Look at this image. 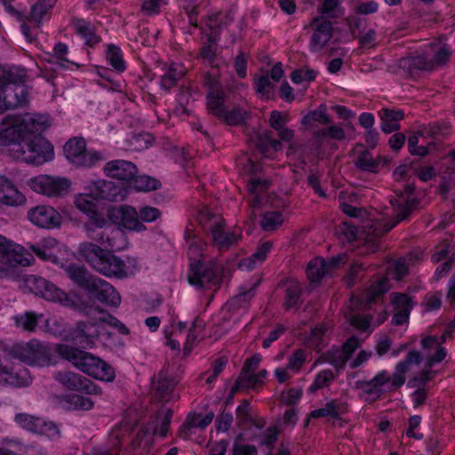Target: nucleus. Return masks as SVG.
Segmentation results:
<instances>
[{
  "label": "nucleus",
  "instance_id": "obj_1",
  "mask_svg": "<svg viewBox=\"0 0 455 455\" xmlns=\"http://www.w3.org/2000/svg\"><path fill=\"white\" fill-rule=\"evenodd\" d=\"M74 204L78 210L87 215L84 228L89 239L112 251H119L125 247L126 240L122 229L110 224L108 219L96 210L91 195H78Z\"/></svg>",
  "mask_w": 455,
  "mask_h": 455
},
{
  "label": "nucleus",
  "instance_id": "obj_2",
  "mask_svg": "<svg viewBox=\"0 0 455 455\" xmlns=\"http://www.w3.org/2000/svg\"><path fill=\"white\" fill-rule=\"evenodd\" d=\"M66 273L77 286L87 291L90 296L101 303L117 307L121 297L116 289L107 281L92 275L85 267L78 264H70Z\"/></svg>",
  "mask_w": 455,
  "mask_h": 455
},
{
  "label": "nucleus",
  "instance_id": "obj_3",
  "mask_svg": "<svg viewBox=\"0 0 455 455\" xmlns=\"http://www.w3.org/2000/svg\"><path fill=\"white\" fill-rule=\"evenodd\" d=\"M78 251L81 257L98 273L108 277L127 276L125 262L111 251L104 250L100 245L90 242L82 243Z\"/></svg>",
  "mask_w": 455,
  "mask_h": 455
},
{
  "label": "nucleus",
  "instance_id": "obj_4",
  "mask_svg": "<svg viewBox=\"0 0 455 455\" xmlns=\"http://www.w3.org/2000/svg\"><path fill=\"white\" fill-rule=\"evenodd\" d=\"M56 350L60 357L71 362L87 375L107 382L114 380V369L100 358L65 344L58 345Z\"/></svg>",
  "mask_w": 455,
  "mask_h": 455
},
{
  "label": "nucleus",
  "instance_id": "obj_5",
  "mask_svg": "<svg viewBox=\"0 0 455 455\" xmlns=\"http://www.w3.org/2000/svg\"><path fill=\"white\" fill-rule=\"evenodd\" d=\"M18 161L41 165L53 157V147L41 134L27 133L9 148Z\"/></svg>",
  "mask_w": 455,
  "mask_h": 455
},
{
  "label": "nucleus",
  "instance_id": "obj_6",
  "mask_svg": "<svg viewBox=\"0 0 455 455\" xmlns=\"http://www.w3.org/2000/svg\"><path fill=\"white\" fill-rule=\"evenodd\" d=\"M421 361V355L416 350L410 351L406 358L400 362L393 373L392 377L386 371H382L377 374L371 380L360 383V388L365 394L372 395L376 398L381 396L383 387L387 386V390L391 391L402 387L405 382L404 374L408 371L411 364H419Z\"/></svg>",
  "mask_w": 455,
  "mask_h": 455
},
{
  "label": "nucleus",
  "instance_id": "obj_7",
  "mask_svg": "<svg viewBox=\"0 0 455 455\" xmlns=\"http://www.w3.org/2000/svg\"><path fill=\"white\" fill-rule=\"evenodd\" d=\"M419 201L416 198H407L404 204H398L395 212V221L393 224L385 223L380 220H367L363 224L362 233L364 235L366 245L371 252L377 251L379 245L377 239L386 235L396 224L406 220L417 208Z\"/></svg>",
  "mask_w": 455,
  "mask_h": 455
},
{
  "label": "nucleus",
  "instance_id": "obj_8",
  "mask_svg": "<svg viewBox=\"0 0 455 455\" xmlns=\"http://www.w3.org/2000/svg\"><path fill=\"white\" fill-rule=\"evenodd\" d=\"M172 413L171 409L157 411L154 418L136 433L131 443L132 449H140V453L148 452L154 443L155 435L165 437L170 428Z\"/></svg>",
  "mask_w": 455,
  "mask_h": 455
},
{
  "label": "nucleus",
  "instance_id": "obj_9",
  "mask_svg": "<svg viewBox=\"0 0 455 455\" xmlns=\"http://www.w3.org/2000/svg\"><path fill=\"white\" fill-rule=\"evenodd\" d=\"M4 350L12 358L29 365L44 366L50 363V348L44 343L32 339L28 343L4 347Z\"/></svg>",
  "mask_w": 455,
  "mask_h": 455
},
{
  "label": "nucleus",
  "instance_id": "obj_10",
  "mask_svg": "<svg viewBox=\"0 0 455 455\" xmlns=\"http://www.w3.org/2000/svg\"><path fill=\"white\" fill-rule=\"evenodd\" d=\"M220 267L215 261L204 265L201 260L191 262L188 275V283L200 289L220 285Z\"/></svg>",
  "mask_w": 455,
  "mask_h": 455
},
{
  "label": "nucleus",
  "instance_id": "obj_11",
  "mask_svg": "<svg viewBox=\"0 0 455 455\" xmlns=\"http://www.w3.org/2000/svg\"><path fill=\"white\" fill-rule=\"evenodd\" d=\"M63 150L67 159L78 167H92L102 159L98 152L86 149L85 140L81 137L69 139Z\"/></svg>",
  "mask_w": 455,
  "mask_h": 455
},
{
  "label": "nucleus",
  "instance_id": "obj_12",
  "mask_svg": "<svg viewBox=\"0 0 455 455\" xmlns=\"http://www.w3.org/2000/svg\"><path fill=\"white\" fill-rule=\"evenodd\" d=\"M108 221L123 227L125 229L135 232H142L147 229L146 226L140 221L138 216V210L131 205H121L113 207L108 211Z\"/></svg>",
  "mask_w": 455,
  "mask_h": 455
},
{
  "label": "nucleus",
  "instance_id": "obj_13",
  "mask_svg": "<svg viewBox=\"0 0 455 455\" xmlns=\"http://www.w3.org/2000/svg\"><path fill=\"white\" fill-rule=\"evenodd\" d=\"M31 188L47 196H61L68 193L70 181L66 178L39 175L30 180Z\"/></svg>",
  "mask_w": 455,
  "mask_h": 455
},
{
  "label": "nucleus",
  "instance_id": "obj_14",
  "mask_svg": "<svg viewBox=\"0 0 455 455\" xmlns=\"http://www.w3.org/2000/svg\"><path fill=\"white\" fill-rule=\"evenodd\" d=\"M28 219L36 227L52 229L59 228L62 216L53 207L41 204L31 208L27 213Z\"/></svg>",
  "mask_w": 455,
  "mask_h": 455
},
{
  "label": "nucleus",
  "instance_id": "obj_15",
  "mask_svg": "<svg viewBox=\"0 0 455 455\" xmlns=\"http://www.w3.org/2000/svg\"><path fill=\"white\" fill-rule=\"evenodd\" d=\"M63 387L69 390L81 391L86 394L100 395L101 389L90 379L71 371L57 372L54 376Z\"/></svg>",
  "mask_w": 455,
  "mask_h": 455
},
{
  "label": "nucleus",
  "instance_id": "obj_16",
  "mask_svg": "<svg viewBox=\"0 0 455 455\" xmlns=\"http://www.w3.org/2000/svg\"><path fill=\"white\" fill-rule=\"evenodd\" d=\"M311 26L314 29L310 40V50L314 52H320L333 36L332 23L323 16L312 20Z\"/></svg>",
  "mask_w": 455,
  "mask_h": 455
},
{
  "label": "nucleus",
  "instance_id": "obj_17",
  "mask_svg": "<svg viewBox=\"0 0 455 455\" xmlns=\"http://www.w3.org/2000/svg\"><path fill=\"white\" fill-rule=\"evenodd\" d=\"M102 331L103 326L97 323L79 322L73 331V339L84 348L92 347Z\"/></svg>",
  "mask_w": 455,
  "mask_h": 455
},
{
  "label": "nucleus",
  "instance_id": "obj_18",
  "mask_svg": "<svg viewBox=\"0 0 455 455\" xmlns=\"http://www.w3.org/2000/svg\"><path fill=\"white\" fill-rule=\"evenodd\" d=\"M103 170L107 176L119 180H131L138 172L132 162L122 159L108 162Z\"/></svg>",
  "mask_w": 455,
  "mask_h": 455
},
{
  "label": "nucleus",
  "instance_id": "obj_19",
  "mask_svg": "<svg viewBox=\"0 0 455 455\" xmlns=\"http://www.w3.org/2000/svg\"><path fill=\"white\" fill-rule=\"evenodd\" d=\"M27 134L20 124V118L6 117L0 124V143L9 144L11 147Z\"/></svg>",
  "mask_w": 455,
  "mask_h": 455
},
{
  "label": "nucleus",
  "instance_id": "obj_20",
  "mask_svg": "<svg viewBox=\"0 0 455 455\" xmlns=\"http://www.w3.org/2000/svg\"><path fill=\"white\" fill-rule=\"evenodd\" d=\"M31 259L25 257L22 252H7L0 254V277L6 278L14 275V268L18 266L28 267Z\"/></svg>",
  "mask_w": 455,
  "mask_h": 455
},
{
  "label": "nucleus",
  "instance_id": "obj_21",
  "mask_svg": "<svg viewBox=\"0 0 455 455\" xmlns=\"http://www.w3.org/2000/svg\"><path fill=\"white\" fill-rule=\"evenodd\" d=\"M224 228L225 225H221L211 232L212 243L220 251H228L235 245L242 237L241 233L226 232Z\"/></svg>",
  "mask_w": 455,
  "mask_h": 455
},
{
  "label": "nucleus",
  "instance_id": "obj_22",
  "mask_svg": "<svg viewBox=\"0 0 455 455\" xmlns=\"http://www.w3.org/2000/svg\"><path fill=\"white\" fill-rule=\"evenodd\" d=\"M331 123V118L328 115L327 107L324 104H321L317 108L309 111L301 120V124L305 129L311 130L312 132L315 131L319 124L327 125Z\"/></svg>",
  "mask_w": 455,
  "mask_h": 455
},
{
  "label": "nucleus",
  "instance_id": "obj_23",
  "mask_svg": "<svg viewBox=\"0 0 455 455\" xmlns=\"http://www.w3.org/2000/svg\"><path fill=\"white\" fill-rule=\"evenodd\" d=\"M381 120V130L385 133H391L400 129L399 121L403 120L404 114L400 109L382 108L379 112Z\"/></svg>",
  "mask_w": 455,
  "mask_h": 455
},
{
  "label": "nucleus",
  "instance_id": "obj_24",
  "mask_svg": "<svg viewBox=\"0 0 455 455\" xmlns=\"http://www.w3.org/2000/svg\"><path fill=\"white\" fill-rule=\"evenodd\" d=\"M398 66L411 75L416 74L420 70L434 69V63L428 60L425 56H408L401 58L398 61Z\"/></svg>",
  "mask_w": 455,
  "mask_h": 455
},
{
  "label": "nucleus",
  "instance_id": "obj_25",
  "mask_svg": "<svg viewBox=\"0 0 455 455\" xmlns=\"http://www.w3.org/2000/svg\"><path fill=\"white\" fill-rule=\"evenodd\" d=\"M178 384L176 379L163 371L159 374V380L156 387V395L161 401L168 402L174 397L173 392Z\"/></svg>",
  "mask_w": 455,
  "mask_h": 455
},
{
  "label": "nucleus",
  "instance_id": "obj_26",
  "mask_svg": "<svg viewBox=\"0 0 455 455\" xmlns=\"http://www.w3.org/2000/svg\"><path fill=\"white\" fill-rule=\"evenodd\" d=\"M236 424L239 427L244 428L247 425L251 424L258 428L264 427L262 420L253 419L251 414V408L250 402L246 399L243 400L241 404L236 408Z\"/></svg>",
  "mask_w": 455,
  "mask_h": 455
},
{
  "label": "nucleus",
  "instance_id": "obj_27",
  "mask_svg": "<svg viewBox=\"0 0 455 455\" xmlns=\"http://www.w3.org/2000/svg\"><path fill=\"white\" fill-rule=\"evenodd\" d=\"M423 349L436 348L435 355L427 356L426 366L431 368L434 364L442 362L447 353L444 347H441L437 341V336H428L421 340Z\"/></svg>",
  "mask_w": 455,
  "mask_h": 455
},
{
  "label": "nucleus",
  "instance_id": "obj_28",
  "mask_svg": "<svg viewBox=\"0 0 455 455\" xmlns=\"http://www.w3.org/2000/svg\"><path fill=\"white\" fill-rule=\"evenodd\" d=\"M51 0H39L32 5L31 12L26 20L33 24L34 28H39L43 17L52 8Z\"/></svg>",
  "mask_w": 455,
  "mask_h": 455
},
{
  "label": "nucleus",
  "instance_id": "obj_29",
  "mask_svg": "<svg viewBox=\"0 0 455 455\" xmlns=\"http://www.w3.org/2000/svg\"><path fill=\"white\" fill-rule=\"evenodd\" d=\"M73 25L76 32L84 38L86 44L93 46L100 42V37L95 35L94 28L90 22L83 19H76L73 20Z\"/></svg>",
  "mask_w": 455,
  "mask_h": 455
},
{
  "label": "nucleus",
  "instance_id": "obj_30",
  "mask_svg": "<svg viewBox=\"0 0 455 455\" xmlns=\"http://www.w3.org/2000/svg\"><path fill=\"white\" fill-rule=\"evenodd\" d=\"M198 222L210 233L218 227L226 225L224 219L220 215L212 213L207 207H204L198 212Z\"/></svg>",
  "mask_w": 455,
  "mask_h": 455
},
{
  "label": "nucleus",
  "instance_id": "obj_31",
  "mask_svg": "<svg viewBox=\"0 0 455 455\" xmlns=\"http://www.w3.org/2000/svg\"><path fill=\"white\" fill-rule=\"evenodd\" d=\"M185 75L184 69L180 65H171L161 78V86L166 91L177 85V83Z\"/></svg>",
  "mask_w": 455,
  "mask_h": 455
},
{
  "label": "nucleus",
  "instance_id": "obj_32",
  "mask_svg": "<svg viewBox=\"0 0 455 455\" xmlns=\"http://www.w3.org/2000/svg\"><path fill=\"white\" fill-rule=\"evenodd\" d=\"M258 283H254L250 289L241 291L239 294L231 298L227 303V307L229 310L236 311L239 308H246L254 297L255 289Z\"/></svg>",
  "mask_w": 455,
  "mask_h": 455
},
{
  "label": "nucleus",
  "instance_id": "obj_33",
  "mask_svg": "<svg viewBox=\"0 0 455 455\" xmlns=\"http://www.w3.org/2000/svg\"><path fill=\"white\" fill-rule=\"evenodd\" d=\"M346 411V406L344 403H339L336 400H332L325 404L324 407L314 410L310 412V417L320 418V417H331L339 418L340 414Z\"/></svg>",
  "mask_w": 455,
  "mask_h": 455
},
{
  "label": "nucleus",
  "instance_id": "obj_34",
  "mask_svg": "<svg viewBox=\"0 0 455 455\" xmlns=\"http://www.w3.org/2000/svg\"><path fill=\"white\" fill-rule=\"evenodd\" d=\"M347 355L344 354V351L339 348H332L327 353L322 355L315 362L318 363H329L332 364L337 370L344 368L347 362L348 361Z\"/></svg>",
  "mask_w": 455,
  "mask_h": 455
},
{
  "label": "nucleus",
  "instance_id": "obj_35",
  "mask_svg": "<svg viewBox=\"0 0 455 455\" xmlns=\"http://www.w3.org/2000/svg\"><path fill=\"white\" fill-rule=\"evenodd\" d=\"M42 298L50 301H59L65 306H73L74 301L54 283L47 280V287L43 291Z\"/></svg>",
  "mask_w": 455,
  "mask_h": 455
},
{
  "label": "nucleus",
  "instance_id": "obj_36",
  "mask_svg": "<svg viewBox=\"0 0 455 455\" xmlns=\"http://www.w3.org/2000/svg\"><path fill=\"white\" fill-rule=\"evenodd\" d=\"M285 297L283 306L286 310H290L298 305L301 295V287L297 281H287L284 283Z\"/></svg>",
  "mask_w": 455,
  "mask_h": 455
},
{
  "label": "nucleus",
  "instance_id": "obj_37",
  "mask_svg": "<svg viewBox=\"0 0 455 455\" xmlns=\"http://www.w3.org/2000/svg\"><path fill=\"white\" fill-rule=\"evenodd\" d=\"M355 166L363 172L376 173L379 170V161L375 159L369 150H363L354 160Z\"/></svg>",
  "mask_w": 455,
  "mask_h": 455
},
{
  "label": "nucleus",
  "instance_id": "obj_38",
  "mask_svg": "<svg viewBox=\"0 0 455 455\" xmlns=\"http://www.w3.org/2000/svg\"><path fill=\"white\" fill-rule=\"evenodd\" d=\"M389 290V282L387 277H380L374 282L371 287L365 291L363 295V300L367 304H371L375 299L382 296L385 292Z\"/></svg>",
  "mask_w": 455,
  "mask_h": 455
},
{
  "label": "nucleus",
  "instance_id": "obj_39",
  "mask_svg": "<svg viewBox=\"0 0 455 455\" xmlns=\"http://www.w3.org/2000/svg\"><path fill=\"white\" fill-rule=\"evenodd\" d=\"M57 244L55 239H48L42 244L30 245V250L44 261H56L57 256L52 251V247Z\"/></svg>",
  "mask_w": 455,
  "mask_h": 455
},
{
  "label": "nucleus",
  "instance_id": "obj_40",
  "mask_svg": "<svg viewBox=\"0 0 455 455\" xmlns=\"http://www.w3.org/2000/svg\"><path fill=\"white\" fill-rule=\"evenodd\" d=\"M271 248L272 243L270 242L263 243L251 257L245 258L240 262V267L246 268L255 267L257 263H262L266 259L267 254L270 251Z\"/></svg>",
  "mask_w": 455,
  "mask_h": 455
},
{
  "label": "nucleus",
  "instance_id": "obj_41",
  "mask_svg": "<svg viewBox=\"0 0 455 455\" xmlns=\"http://www.w3.org/2000/svg\"><path fill=\"white\" fill-rule=\"evenodd\" d=\"M326 260L315 259L311 260L307 267V275L311 282H318L328 275Z\"/></svg>",
  "mask_w": 455,
  "mask_h": 455
},
{
  "label": "nucleus",
  "instance_id": "obj_42",
  "mask_svg": "<svg viewBox=\"0 0 455 455\" xmlns=\"http://www.w3.org/2000/svg\"><path fill=\"white\" fill-rule=\"evenodd\" d=\"M225 101V93L223 91L212 92L207 94V106L211 113L217 118L223 116V105Z\"/></svg>",
  "mask_w": 455,
  "mask_h": 455
},
{
  "label": "nucleus",
  "instance_id": "obj_43",
  "mask_svg": "<svg viewBox=\"0 0 455 455\" xmlns=\"http://www.w3.org/2000/svg\"><path fill=\"white\" fill-rule=\"evenodd\" d=\"M257 144L259 149L264 155L269 153L270 150L279 151L282 148L281 142L273 138L270 131L259 135Z\"/></svg>",
  "mask_w": 455,
  "mask_h": 455
},
{
  "label": "nucleus",
  "instance_id": "obj_44",
  "mask_svg": "<svg viewBox=\"0 0 455 455\" xmlns=\"http://www.w3.org/2000/svg\"><path fill=\"white\" fill-rule=\"evenodd\" d=\"M330 125L322 129L313 131L312 135L316 140H322L326 137L332 140H341L345 138L344 130L335 124H329Z\"/></svg>",
  "mask_w": 455,
  "mask_h": 455
},
{
  "label": "nucleus",
  "instance_id": "obj_45",
  "mask_svg": "<svg viewBox=\"0 0 455 455\" xmlns=\"http://www.w3.org/2000/svg\"><path fill=\"white\" fill-rule=\"evenodd\" d=\"M20 121L26 133L41 134V132L45 129V120L42 117L36 118V116L26 115Z\"/></svg>",
  "mask_w": 455,
  "mask_h": 455
},
{
  "label": "nucleus",
  "instance_id": "obj_46",
  "mask_svg": "<svg viewBox=\"0 0 455 455\" xmlns=\"http://www.w3.org/2000/svg\"><path fill=\"white\" fill-rule=\"evenodd\" d=\"M10 84H8L9 85ZM1 90H2V99L4 98V96L8 93L9 92H11V95H12V100H20L22 102L15 105V106H9L8 104H6L5 102H3V107L5 106L6 108H17V107H20V106H22L24 104L27 103L28 100H27V92L25 91V88L24 86L22 85H14V87H8L7 84L6 85H3L1 86Z\"/></svg>",
  "mask_w": 455,
  "mask_h": 455
},
{
  "label": "nucleus",
  "instance_id": "obj_47",
  "mask_svg": "<svg viewBox=\"0 0 455 455\" xmlns=\"http://www.w3.org/2000/svg\"><path fill=\"white\" fill-rule=\"evenodd\" d=\"M132 180L133 187L138 191L147 192L151 190H156L161 187V182L158 180L148 175H135V177Z\"/></svg>",
  "mask_w": 455,
  "mask_h": 455
},
{
  "label": "nucleus",
  "instance_id": "obj_48",
  "mask_svg": "<svg viewBox=\"0 0 455 455\" xmlns=\"http://www.w3.org/2000/svg\"><path fill=\"white\" fill-rule=\"evenodd\" d=\"M15 421L21 427L32 433H36L41 424V418L27 413H19L15 416Z\"/></svg>",
  "mask_w": 455,
  "mask_h": 455
},
{
  "label": "nucleus",
  "instance_id": "obj_49",
  "mask_svg": "<svg viewBox=\"0 0 455 455\" xmlns=\"http://www.w3.org/2000/svg\"><path fill=\"white\" fill-rule=\"evenodd\" d=\"M283 221V220L281 212H268L264 214L260 226L265 231H272L281 226Z\"/></svg>",
  "mask_w": 455,
  "mask_h": 455
},
{
  "label": "nucleus",
  "instance_id": "obj_50",
  "mask_svg": "<svg viewBox=\"0 0 455 455\" xmlns=\"http://www.w3.org/2000/svg\"><path fill=\"white\" fill-rule=\"evenodd\" d=\"M335 376L331 370H324L320 371L315 377V380L308 388L310 393H315L316 390L328 387L334 379Z\"/></svg>",
  "mask_w": 455,
  "mask_h": 455
},
{
  "label": "nucleus",
  "instance_id": "obj_51",
  "mask_svg": "<svg viewBox=\"0 0 455 455\" xmlns=\"http://www.w3.org/2000/svg\"><path fill=\"white\" fill-rule=\"evenodd\" d=\"M107 59L110 65L117 71L123 72L125 69V63L123 60L120 48L115 45H109L107 52Z\"/></svg>",
  "mask_w": 455,
  "mask_h": 455
},
{
  "label": "nucleus",
  "instance_id": "obj_52",
  "mask_svg": "<svg viewBox=\"0 0 455 455\" xmlns=\"http://www.w3.org/2000/svg\"><path fill=\"white\" fill-rule=\"evenodd\" d=\"M217 36L210 34L207 37V43H205L200 51V56L202 59L206 60L208 63H212L216 56V42Z\"/></svg>",
  "mask_w": 455,
  "mask_h": 455
},
{
  "label": "nucleus",
  "instance_id": "obj_53",
  "mask_svg": "<svg viewBox=\"0 0 455 455\" xmlns=\"http://www.w3.org/2000/svg\"><path fill=\"white\" fill-rule=\"evenodd\" d=\"M213 418V412H210L205 416H203L200 413H189L186 419L193 428L198 427L204 429L212 423Z\"/></svg>",
  "mask_w": 455,
  "mask_h": 455
},
{
  "label": "nucleus",
  "instance_id": "obj_54",
  "mask_svg": "<svg viewBox=\"0 0 455 455\" xmlns=\"http://www.w3.org/2000/svg\"><path fill=\"white\" fill-rule=\"evenodd\" d=\"M95 310L103 315L101 317H100V322L107 323L109 325L116 328L121 334H124V335L129 334V332H130L129 329L123 323H121L116 317L105 312L100 307H96Z\"/></svg>",
  "mask_w": 455,
  "mask_h": 455
},
{
  "label": "nucleus",
  "instance_id": "obj_55",
  "mask_svg": "<svg viewBox=\"0 0 455 455\" xmlns=\"http://www.w3.org/2000/svg\"><path fill=\"white\" fill-rule=\"evenodd\" d=\"M27 288L33 293L42 297L43 291L47 287V280L37 275H29L25 279Z\"/></svg>",
  "mask_w": 455,
  "mask_h": 455
},
{
  "label": "nucleus",
  "instance_id": "obj_56",
  "mask_svg": "<svg viewBox=\"0 0 455 455\" xmlns=\"http://www.w3.org/2000/svg\"><path fill=\"white\" fill-rule=\"evenodd\" d=\"M161 215V211L158 208L153 206H141L138 210L139 220L143 224L144 222L150 223L156 221V220L160 219Z\"/></svg>",
  "mask_w": 455,
  "mask_h": 455
},
{
  "label": "nucleus",
  "instance_id": "obj_57",
  "mask_svg": "<svg viewBox=\"0 0 455 455\" xmlns=\"http://www.w3.org/2000/svg\"><path fill=\"white\" fill-rule=\"evenodd\" d=\"M321 13L330 18H338L341 15V7L339 0H323L319 8Z\"/></svg>",
  "mask_w": 455,
  "mask_h": 455
},
{
  "label": "nucleus",
  "instance_id": "obj_58",
  "mask_svg": "<svg viewBox=\"0 0 455 455\" xmlns=\"http://www.w3.org/2000/svg\"><path fill=\"white\" fill-rule=\"evenodd\" d=\"M18 326H21L24 330L32 331L37 325V316L32 312H27L24 315L15 317Z\"/></svg>",
  "mask_w": 455,
  "mask_h": 455
},
{
  "label": "nucleus",
  "instance_id": "obj_59",
  "mask_svg": "<svg viewBox=\"0 0 455 455\" xmlns=\"http://www.w3.org/2000/svg\"><path fill=\"white\" fill-rule=\"evenodd\" d=\"M306 361V352L303 349L295 350L288 358L287 369L299 371Z\"/></svg>",
  "mask_w": 455,
  "mask_h": 455
},
{
  "label": "nucleus",
  "instance_id": "obj_60",
  "mask_svg": "<svg viewBox=\"0 0 455 455\" xmlns=\"http://www.w3.org/2000/svg\"><path fill=\"white\" fill-rule=\"evenodd\" d=\"M349 323L360 331H366L371 325L372 316L371 315H352Z\"/></svg>",
  "mask_w": 455,
  "mask_h": 455
},
{
  "label": "nucleus",
  "instance_id": "obj_61",
  "mask_svg": "<svg viewBox=\"0 0 455 455\" xmlns=\"http://www.w3.org/2000/svg\"><path fill=\"white\" fill-rule=\"evenodd\" d=\"M245 112H243L240 108H234L229 111H223L221 120L225 121L229 125H238L244 120Z\"/></svg>",
  "mask_w": 455,
  "mask_h": 455
},
{
  "label": "nucleus",
  "instance_id": "obj_62",
  "mask_svg": "<svg viewBox=\"0 0 455 455\" xmlns=\"http://www.w3.org/2000/svg\"><path fill=\"white\" fill-rule=\"evenodd\" d=\"M338 233L343 236L344 240L352 242L356 239L358 230L355 223L344 221L338 227Z\"/></svg>",
  "mask_w": 455,
  "mask_h": 455
},
{
  "label": "nucleus",
  "instance_id": "obj_63",
  "mask_svg": "<svg viewBox=\"0 0 455 455\" xmlns=\"http://www.w3.org/2000/svg\"><path fill=\"white\" fill-rule=\"evenodd\" d=\"M68 48L63 43H58L53 48V57L56 58L59 65L62 68H67L68 63H72L68 58L67 54Z\"/></svg>",
  "mask_w": 455,
  "mask_h": 455
},
{
  "label": "nucleus",
  "instance_id": "obj_64",
  "mask_svg": "<svg viewBox=\"0 0 455 455\" xmlns=\"http://www.w3.org/2000/svg\"><path fill=\"white\" fill-rule=\"evenodd\" d=\"M392 303L395 306V310H407L411 311V299L403 293H393L392 294Z\"/></svg>",
  "mask_w": 455,
  "mask_h": 455
}]
</instances>
